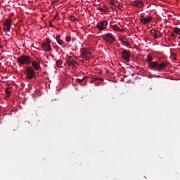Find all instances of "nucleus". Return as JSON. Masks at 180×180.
<instances>
[{
    "label": "nucleus",
    "instance_id": "f257e3e1",
    "mask_svg": "<svg viewBox=\"0 0 180 180\" xmlns=\"http://www.w3.org/2000/svg\"><path fill=\"white\" fill-rule=\"evenodd\" d=\"M153 61V57L151 56H148L146 62L150 63L148 65V67L151 68L152 70H154L155 71H158L159 72H161L164 68H167V63H158V61L151 62Z\"/></svg>",
    "mask_w": 180,
    "mask_h": 180
},
{
    "label": "nucleus",
    "instance_id": "f03ea898",
    "mask_svg": "<svg viewBox=\"0 0 180 180\" xmlns=\"http://www.w3.org/2000/svg\"><path fill=\"white\" fill-rule=\"evenodd\" d=\"M17 64L18 65H30L32 64V58L27 55H22L19 56L17 59Z\"/></svg>",
    "mask_w": 180,
    "mask_h": 180
},
{
    "label": "nucleus",
    "instance_id": "7ed1b4c3",
    "mask_svg": "<svg viewBox=\"0 0 180 180\" xmlns=\"http://www.w3.org/2000/svg\"><path fill=\"white\" fill-rule=\"evenodd\" d=\"M27 73V79H32L36 77V72H34V69L32 66H29L25 70Z\"/></svg>",
    "mask_w": 180,
    "mask_h": 180
},
{
    "label": "nucleus",
    "instance_id": "20e7f679",
    "mask_svg": "<svg viewBox=\"0 0 180 180\" xmlns=\"http://www.w3.org/2000/svg\"><path fill=\"white\" fill-rule=\"evenodd\" d=\"M103 40H105V41L108 44H113V42L116 41V38L115 37V35L108 33L103 36Z\"/></svg>",
    "mask_w": 180,
    "mask_h": 180
},
{
    "label": "nucleus",
    "instance_id": "39448f33",
    "mask_svg": "<svg viewBox=\"0 0 180 180\" xmlns=\"http://www.w3.org/2000/svg\"><path fill=\"white\" fill-rule=\"evenodd\" d=\"M139 20L143 25H146L153 20V17H151L150 15H147V16L144 17V15H141V16L139 18Z\"/></svg>",
    "mask_w": 180,
    "mask_h": 180
},
{
    "label": "nucleus",
    "instance_id": "423d86ee",
    "mask_svg": "<svg viewBox=\"0 0 180 180\" xmlns=\"http://www.w3.org/2000/svg\"><path fill=\"white\" fill-rule=\"evenodd\" d=\"M81 57L85 60V61H88L89 60V57H91V51L88 49H83L82 51Z\"/></svg>",
    "mask_w": 180,
    "mask_h": 180
},
{
    "label": "nucleus",
    "instance_id": "0eeeda50",
    "mask_svg": "<svg viewBox=\"0 0 180 180\" xmlns=\"http://www.w3.org/2000/svg\"><path fill=\"white\" fill-rule=\"evenodd\" d=\"M46 42L42 44L41 47L44 49V51H51V46H50L51 41H50V39L46 38Z\"/></svg>",
    "mask_w": 180,
    "mask_h": 180
},
{
    "label": "nucleus",
    "instance_id": "6e6552de",
    "mask_svg": "<svg viewBox=\"0 0 180 180\" xmlns=\"http://www.w3.org/2000/svg\"><path fill=\"white\" fill-rule=\"evenodd\" d=\"M106 26H108V21L102 20L97 23L96 27L101 32L102 30H105V29H106Z\"/></svg>",
    "mask_w": 180,
    "mask_h": 180
},
{
    "label": "nucleus",
    "instance_id": "1a4fd4ad",
    "mask_svg": "<svg viewBox=\"0 0 180 180\" xmlns=\"http://www.w3.org/2000/svg\"><path fill=\"white\" fill-rule=\"evenodd\" d=\"M120 53L122 58L125 60V61H129L130 60V56H131L130 51L127 50H123L122 51H121Z\"/></svg>",
    "mask_w": 180,
    "mask_h": 180
},
{
    "label": "nucleus",
    "instance_id": "9d476101",
    "mask_svg": "<svg viewBox=\"0 0 180 180\" xmlns=\"http://www.w3.org/2000/svg\"><path fill=\"white\" fill-rule=\"evenodd\" d=\"M67 64L69 67H72L74 68L77 64V61L72 58V56H68L67 58Z\"/></svg>",
    "mask_w": 180,
    "mask_h": 180
},
{
    "label": "nucleus",
    "instance_id": "9b49d317",
    "mask_svg": "<svg viewBox=\"0 0 180 180\" xmlns=\"http://www.w3.org/2000/svg\"><path fill=\"white\" fill-rule=\"evenodd\" d=\"M150 32L155 39H160L162 36L161 32L157 31L155 30H151Z\"/></svg>",
    "mask_w": 180,
    "mask_h": 180
},
{
    "label": "nucleus",
    "instance_id": "f8f14e48",
    "mask_svg": "<svg viewBox=\"0 0 180 180\" xmlns=\"http://www.w3.org/2000/svg\"><path fill=\"white\" fill-rule=\"evenodd\" d=\"M144 3H143L141 0H136L132 2V6H136V8H141V6H143Z\"/></svg>",
    "mask_w": 180,
    "mask_h": 180
},
{
    "label": "nucleus",
    "instance_id": "ddd939ff",
    "mask_svg": "<svg viewBox=\"0 0 180 180\" xmlns=\"http://www.w3.org/2000/svg\"><path fill=\"white\" fill-rule=\"evenodd\" d=\"M32 64V67L36 70L37 71H41V68L40 67V63L37 61H33L31 63Z\"/></svg>",
    "mask_w": 180,
    "mask_h": 180
},
{
    "label": "nucleus",
    "instance_id": "4468645a",
    "mask_svg": "<svg viewBox=\"0 0 180 180\" xmlns=\"http://www.w3.org/2000/svg\"><path fill=\"white\" fill-rule=\"evenodd\" d=\"M119 40L120 41H121L123 46H126V47L130 46V44L127 41V39L126 38H120Z\"/></svg>",
    "mask_w": 180,
    "mask_h": 180
},
{
    "label": "nucleus",
    "instance_id": "2eb2a0df",
    "mask_svg": "<svg viewBox=\"0 0 180 180\" xmlns=\"http://www.w3.org/2000/svg\"><path fill=\"white\" fill-rule=\"evenodd\" d=\"M56 40L60 46H63L64 44V41L61 40V37L60 35H56Z\"/></svg>",
    "mask_w": 180,
    "mask_h": 180
},
{
    "label": "nucleus",
    "instance_id": "dca6fc26",
    "mask_svg": "<svg viewBox=\"0 0 180 180\" xmlns=\"http://www.w3.org/2000/svg\"><path fill=\"white\" fill-rule=\"evenodd\" d=\"M4 25L11 28L12 26V20H11L10 19L6 20L5 24H4Z\"/></svg>",
    "mask_w": 180,
    "mask_h": 180
},
{
    "label": "nucleus",
    "instance_id": "f3484780",
    "mask_svg": "<svg viewBox=\"0 0 180 180\" xmlns=\"http://www.w3.org/2000/svg\"><path fill=\"white\" fill-rule=\"evenodd\" d=\"M5 92L7 96H11V94H12V91L11 90V88L6 87L5 89Z\"/></svg>",
    "mask_w": 180,
    "mask_h": 180
},
{
    "label": "nucleus",
    "instance_id": "a211bd4d",
    "mask_svg": "<svg viewBox=\"0 0 180 180\" xmlns=\"http://www.w3.org/2000/svg\"><path fill=\"white\" fill-rule=\"evenodd\" d=\"M111 28L115 32H120V28L117 26V25H111Z\"/></svg>",
    "mask_w": 180,
    "mask_h": 180
},
{
    "label": "nucleus",
    "instance_id": "6ab92c4d",
    "mask_svg": "<svg viewBox=\"0 0 180 180\" xmlns=\"http://www.w3.org/2000/svg\"><path fill=\"white\" fill-rule=\"evenodd\" d=\"M173 32L176 33V34L180 35V29L178 27L174 28Z\"/></svg>",
    "mask_w": 180,
    "mask_h": 180
},
{
    "label": "nucleus",
    "instance_id": "aec40b11",
    "mask_svg": "<svg viewBox=\"0 0 180 180\" xmlns=\"http://www.w3.org/2000/svg\"><path fill=\"white\" fill-rule=\"evenodd\" d=\"M56 64L57 68H60L61 67V65L63 64V62H61V60H57Z\"/></svg>",
    "mask_w": 180,
    "mask_h": 180
},
{
    "label": "nucleus",
    "instance_id": "412c9836",
    "mask_svg": "<svg viewBox=\"0 0 180 180\" xmlns=\"http://www.w3.org/2000/svg\"><path fill=\"white\" fill-rule=\"evenodd\" d=\"M4 30L5 32H11V27L6 25H4Z\"/></svg>",
    "mask_w": 180,
    "mask_h": 180
},
{
    "label": "nucleus",
    "instance_id": "4be33fe9",
    "mask_svg": "<svg viewBox=\"0 0 180 180\" xmlns=\"http://www.w3.org/2000/svg\"><path fill=\"white\" fill-rule=\"evenodd\" d=\"M76 81L81 84V82H84V81H85V77H83L82 79H77Z\"/></svg>",
    "mask_w": 180,
    "mask_h": 180
},
{
    "label": "nucleus",
    "instance_id": "5701e85b",
    "mask_svg": "<svg viewBox=\"0 0 180 180\" xmlns=\"http://www.w3.org/2000/svg\"><path fill=\"white\" fill-rule=\"evenodd\" d=\"M94 81H103V79L101 77H94Z\"/></svg>",
    "mask_w": 180,
    "mask_h": 180
},
{
    "label": "nucleus",
    "instance_id": "b1692460",
    "mask_svg": "<svg viewBox=\"0 0 180 180\" xmlns=\"http://www.w3.org/2000/svg\"><path fill=\"white\" fill-rule=\"evenodd\" d=\"M65 40H66V41H68V43H70V41H71V37H67L66 38H65Z\"/></svg>",
    "mask_w": 180,
    "mask_h": 180
},
{
    "label": "nucleus",
    "instance_id": "393cba45",
    "mask_svg": "<svg viewBox=\"0 0 180 180\" xmlns=\"http://www.w3.org/2000/svg\"><path fill=\"white\" fill-rule=\"evenodd\" d=\"M171 36H172V37H176V36H175V33H174V32H171Z\"/></svg>",
    "mask_w": 180,
    "mask_h": 180
},
{
    "label": "nucleus",
    "instance_id": "a878e982",
    "mask_svg": "<svg viewBox=\"0 0 180 180\" xmlns=\"http://www.w3.org/2000/svg\"><path fill=\"white\" fill-rule=\"evenodd\" d=\"M172 58H173L175 61H176V57H175V54L173 55Z\"/></svg>",
    "mask_w": 180,
    "mask_h": 180
},
{
    "label": "nucleus",
    "instance_id": "bb28decb",
    "mask_svg": "<svg viewBox=\"0 0 180 180\" xmlns=\"http://www.w3.org/2000/svg\"><path fill=\"white\" fill-rule=\"evenodd\" d=\"M98 11H100L101 12H103V8H102L100 7V8H98Z\"/></svg>",
    "mask_w": 180,
    "mask_h": 180
},
{
    "label": "nucleus",
    "instance_id": "cd10ccee",
    "mask_svg": "<svg viewBox=\"0 0 180 180\" xmlns=\"http://www.w3.org/2000/svg\"><path fill=\"white\" fill-rule=\"evenodd\" d=\"M49 26L51 27H53V23H51V22H49Z\"/></svg>",
    "mask_w": 180,
    "mask_h": 180
},
{
    "label": "nucleus",
    "instance_id": "c85d7f7f",
    "mask_svg": "<svg viewBox=\"0 0 180 180\" xmlns=\"http://www.w3.org/2000/svg\"><path fill=\"white\" fill-rule=\"evenodd\" d=\"M110 4H111V5L112 6H115V3H113V2H110Z\"/></svg>",
    "mask_w": 180,
    "mask_h": 180
},
{
    "label": "nucleus",
    "instance_id": "c756f323",
    "mask_svg": "<svg viewBox=\"0 0 180 180\" xmlns=\"http://www.w3.org/2000/svg\"><path fill=\"white\" fill-rule=\"evenodd\" d=\"M2 47H4V46H1V48L2 49Z\"/></svg>",
    "mask_w": 180,
    "mask_h": 180
},
{
    "label": "nucleus",
    "instance_id": "7c9ffc66",
    "mask_svg": "<svg viewBox=\"0 0 180 180\" xmlns=\"http://www.w3.org/2000/svg\"><path fill=\"white\" fill-rule=\"evenodd\" d=\"M179 39H180V34H179Z\"/></svg>",
    "mask_w": 180,
    "mask_h": 180
},
{
    "label": "nucleus",
    "instance_id": "2f4dec72",
    "mask_svg": "<svg viewBox=\"0 0 180 180\" xmlns=\"http://www.w3.org/2000/svg\"><path fill=\"white\" fill-rule=\"evenodd\" d=\"M179 51H180V48L179 49Z\"/></svg>",
    "mask_w": 180,
    "mask_h": 180
}]
</instances>
